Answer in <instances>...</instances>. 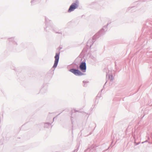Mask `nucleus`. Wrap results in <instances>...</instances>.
Here are the masks:
<instances>
[{"label":"nucleus","mask_w":152,"mask_h":152,"mask_svg":"<svg viewBox=\"0 0 152 152\" xmlns=\"http://www.w3.org/2000/svg\"><path fill=\"white\" fill-rule=\"evenodd\" d=\"M78 7V5L77 3H73L70 6L68 12H70L73 11L75 9L77 8Z\"/></svg>","instance_id":"obj_1"},{"label":"nucleus","mask_w":152,"mask_h":152,"mask_svg":"<svg viewBox=\"0 0 152 152\" xmlns=\"http://www.w3.org/2000/svg\"><path fill=\"white\" fill-rule=\"evenodd\" d=\"M55 61L53 67L56 68L58 64L59 59V54L58 53H56V56H55Z\"/></svg>","instance_id":"obj_3"},{"label":"nucleus","mask_w":152,"mask_h":152,"mask_svg":"<svg viewBox=\"0 0 152 152\" xmlns=\"http://www.w3.org/2000/svg\"><path fill=\"white\" fill-rule=\"evenodd\" d=\"M80 68L83 72H85L86 69V66L85 63H82L80 66Z\"/></svg>","instance_id":"obj_4"},{"label":"nucleus","mask_w":152,"mask_h":152,"mask_svg":"<svg viewBox=\"0 0 152 152\" xmlns=\"http://www.w3.org/2000/svg\"><path fill=\"white\" fill-rule=\"evenodd\" d=\"M69 71L76 75H82V73L81 72L78 70L72 69H70Z\"/></svg>","instance_id":"obj_2"}]
</instances>
